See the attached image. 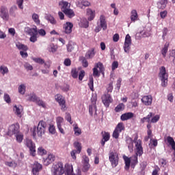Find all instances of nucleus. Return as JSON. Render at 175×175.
Returning <instances> with one entry per match:
<instances>
[{"instance_id":"nucleus-39","label":"nucleus","mask_w":175,"mask_h":175,"mask_svg":"<svg viewBox=\"0 0 175 175\" xmlns=\"http://www.w3.org/2000/svg\"><path fill=\"white\" fill-rule=\"evenodd\" d=\"M94 110H95L96 113V111L98 110L96 109V105L95 103H93L92 105L89 106V113L90 116H92V114H94Z\"/></svg>"},{"instance_id":"nucleus-64","label":"nucleus","mask_w":175,"mask_h":175,"mask_svg":"<svg viewBox=\"0 0 175 175\" xmlns=\"http://www.w3.org/2000/svg\"><path fill=\"white\" fill-rule=\"evenodd\" d=\"M113 82L109 83L108 87L107 88V92H113Z\"/></svg>"},{"instance_id":"nucleus-17","label":"nucleus","mask_w":175,"mask_h":175,"mask_svg":"<svg viewBox=\"0 0 175 175\" xmlns=\"http://www.w3.org/2000/svg\"><path fill=\"white\" fill-rule=\"evenodd\" d=\"M135 114L132 112H127L123 113L120 116V120L122 121H128V120H131V118H133Z\"/></svg>"},{"instance_id":"nucleus-25","label":"nucleus","mask_w":175,"mask_h":175,"mask_svg":"<svg viewBox=\"0 0 175 175\" xmlns=\"http://www.w3.org/2000/svg\"><path fill=\"white\" fill-rule=\"evenodd\" d=\"M55 161V156L53 154H50L48 155L47 158L44 161L45 165H50V163H53Z\"/></svg>"},{"instance_id":"nucleus-52","label":"nucleus","mask_w":175,"mask_h":175,"mask_svg":"<svg viewBox=\"0 0 175 175\" xmlns=\"http://www.w3.org/2000/svg\"><path fill=\"white\" fill-rule=\"evenodd\" d=\"M18 92H19V94H21L22 95H24L25 94V86L24 85V84H21L18 87Z\"/></svg>"},{"instance_id":"nucleus-6","label":"nucleus","mask_w":175,"mask_h":175,"mask_svg":"<svg viewBox=\"0 0 175 175\" xmlns=\"http://www.w3.org/2000/svg\"><path fill=\"white\" fill-rule=\"evenodd\" d=\"M20 133V124L18 123L13 124L8 127L7 135L8 136H13Z\"/></svg>"},{"instance_id":"nucleus-21","label":"nucleus","mask_w":175,"mask_h":175,"mask_svg":"<svg viewBox=\"0 0 175 175\" xmlns=\"http://www.w3.org/2000/svg\"><path fill=\"white\" fill-rule=\"evenodd\" d=\"M100 25L103 31H106L107 29V23L106 22V18L103 15L100 16Z\"/></svg>"},{"instance_id":"nucleus-15","label":"nucleus","mask_w":175,"mask_h":175,"mask_svg":"<svg viewBox=\"0 0 175 175\" xmlns=\"http://www.w3.org/2000/svg\"><path fill=\"white\" fill-rule=\"evenodd\" d=\"M141 100L145 106H151L152 105V96L151 95L144 96Z\"/></svg>"},{"instance_id":"nucleus-46","label":"nucleus","mask_w":175,"mask_h":175,"mask_svg":"<svg viewBox=\"0 0 175 175\" xmlns=\"http://www.w3.org/2000/svg\"><path fill=\"white\" fill-rule=\"evenodd\" d=\"M16 135V141L18 143H22L23 140L24 139V135L21 133H17Z\"/></svg>"},{"instance_id":"nucleus-35","label":"nucleus","mask_w":175,"mask_h":175,"mask_svg":"<svg viewBox=\"0 0 175 175\" xmlns=\"http://www.w3.org/2000/svg\"><path fill=\"white\" fill-rule=\"evenodd\" d=\"M32 20L34 21V23H36L37 25H40V19H39V15H38V14L33 13L32 14Z\"/></svg>"},{"instance_id":"nucleus-43","label":"nucleus","mask_w":175,"mask_h":175,"mask_svg":"<svg viewBox=\"0 0 175 175\" xmlns=\"http://www.w3.org/2000/svg\"><path fill=\"white\" fill-rule=\"evenodd\" d=\"M90 167H91V165H90V163H83L82 172H83L84 173H86V172L90 170Z\"/></svg>"},{"instance_id":"nucleus-51","label":"nucleus","mask_w":175,"mask_h":175,"mask_svg":"<svg viewBox=\"0 0 175 175\" xmlns=\"http://www.w3.org/2000/svg\"><path fill=\"white\" fill-rule=\"evenodd\" d=\"M74 132H75V136H80V135H81V129H80V128H79L77 125L75 126Z\"/></svg>"},{"instance_id":"nucleus-41","label":"nucleus","mask_w":175,"mask_h":175,"mask_svg":"<svg viewBox=\"0 0 175 175\" xmlns=\"http://www.w3.org/2000/svg\"><path fill=\"white\" fill-rule=\"evenodd\" d=\"M66 175H81V172H78L77 174H74L73 169H72V167L70 168V167H69V168L66 169Z\"/></svg>"},{"instance_id":"nucleus-53","label":"nucleus","mask_w":175,"mask_h":175,"mask_svg":"<svg viewBox=\"0 0 175 175\" xmlns=\"http://www.w3.org/2000/svg\"><path fill=\"white\" fill-rule=\"evenodd\" d=\"M36 103V105H38V106H41V107H43L44 109L46 108V103L42 100H40V98H38Z\"/></svg>"},{"instance_id":"nucleus-2","label":"nucleus","mask_w":175,"mask_h":175,"mask_svg":"<svg viewBox=\"0 0 175 175\" xmlns=\"http://www.w3.org/2000/svg\"><path fill=\"white\" fill-rule=\"evenodd\" d=\"M159 77L161 81V85L163 87H167V79L169 77V75L166 72V68L165 66H161L160 68Z\"/></svg>"},{"instance_id":"nucleus-10","label":"nucleus","mask_w":175,"mask_h":175,"mask_svg":"<svg viewBox=\"0 0 175 175\" xmlns=\"http://www.w3.org/2000/svg\"><path fill=\"white\" fill-rule=\"evenodd\" d=\"M74 147L76 150H74L71 152V157L72 159H76V154H80L81 152V144L80 142H75Z\"/></svg>"},{"instance_id":"nucleus-30","label":"nucleus","mask_w":175,"mask_h":175,"mask_svg":"<svg viewBox=\"0 0 175 175\" xmlns=\"http://www.w3.org/2000/svg\"><path fill=\"white\" fill-rule=\"evenodd\" d=\"M63 12L66 16H68L69 18H72V17H75V12H73V10H71L70 8L67 10H64Z\"/></svg>"},{"instance_id":"nucleus-22","label":"nucleus","mask_w":175,"mask_h":175,"mask_svg":"<svg viewBox=\"0 0 175 175\" xmlns=\"http://www.w3.org/2000/svg\"><path fill=\"white\" fill-rule=\"evenodd\" d=\"M126 144H127L130 152H132V151H133V139L131 137H126Z\"/></svg>"},{"instance_id":"nucleus-14","label":"nucleus","mask_w":175,"mask_h":175,"mask_svg":"<svg viewBox=\"0 0 175 175\" xmlns=\"http://www.w3.org/2000/svg\"><path fill=\"white\" fill-rule=\"evenodd\" d=\"M43 169V165L38 162H34L32 167V173L33 175H39V172Z\"/></svg>"},{"instance_id":"nucleus-28","label":"nucleus","mask_w":175,"mask_h":175,"mask_svg":"<svg viewBox=\"0 0 175 175\" xmlns=\"http://www.w3.org/2000/svg\"><path fill=\"white\" fill-rule=\"evenodd\" d=\"M169 46H170L169 42H166L164 44V46L161 49V54L163 58H166V54H167V51H169Z\"/></svg>"},{"instance_id":"nucleus-11","label":"nucleus","mask_w":175,"mask_h":175,"mask_svg":"<svg viewBox=\"0 0 175 175\" xmlns=\"http://www.w3.org/2000/svg\"><path fill=\"white\" fill-rule=\"evenodd\" d=\"M102 100L105 107H109L110 106V103H113V98L109 94H103L102 96Z\"/></svg>"},{"instance_id":"nucleus-42","label":"nucleus","mask_w":175,"mask_h":175,"mask_svg":"<svg viewBox=\"0 0 175 175\" xmlns=\"http://www.w3.org/2000/svg\"><path fill=\"white\" fill-rule=\"evenodd\" d=\"M46 20L49 21V23H51V24L53 25H55V24H57V21L51 15H48L46 16Z\"/></svg>"},{"instance_id":"nucleus-24","label":"nucleus","mask_w":175,"mask_h":175,"mask_svg":"<svg viewBox=\"0 0 175 175\" xmlns=\"http://www.w3.org/2000/svg\"><path fill=\"white\" fill-rule=\"evenodd\" d=\"M86 59H91L95 57V49L92 48L90 50L88 51L85 55Z\"/></svg>"},{"instance_id":"nucleus-3","label":"nucleus","mask_w":175,"mask_h":175,"mask_svg":"<svg viewBox=\"0 0 175 175\" xmlns=\"http://www.w3.org/2000/svg\"><path fill=\"white\" fill-rule=\"evenodd\" d=\"M109 160L111 162L112 167H117L118 166V162L120 161V157H118V153L114 151H110L109 153Z\"/></svg>"},{"instance_id":"nucleus-26","label":"nucleus","mask_w":175,"mask_h":175,"mask_svg":"<svg viewBox=\"0 0 175 175\" xmlns=\"http://www.w3.org/2000/svg\"><path fill=\"white\" fill-rule=\"evenodd\" d=\"M1 18L5 21L9 20V13L8 12V9L5 8H1Z\"/></svg>"},{"instance_id":"nucleus-50","label":"nucleus","mask_w":175,"mask_h":175,"mask_svg":"<svg viewBox=\"0 0 175 175\" xmlns=\"http://www.w3.org/2000/svg\"><path fill=\"white\" fill-rule=\"evenodd\" d=\"M38 152L39 155H46L47 154V151L43 147H39L38 148Z\"/></svg>"},{"instance_id":"nucleus-16","label":"nucleus","mask_w":175,"mask_h":175,"mask_svg":"<svg viewBox=\"0 0 175 175\" xmlns=\"http://www.w3.org/2000/svg\"><path fill=\"white\" fill-rule=\"evenodd\" d=\"M62 122H64V118L59 116L56 118V124L59 132L62 135H65V131L62 129Z\"/></svg>"},{"instance_id":"nucleus-62","label":"nucleus","mask_w":175,"mask_h":175,"mask_svg":"<svg viewBox=\"0 0 175 175\" xmlns=\"http://www.w3.org/2000/svg\"><path fill=\"white\" fill-rule=\"evenodd\" d=\"M37 33H39L40 36H46V30L44 29H40L37 31Z\"/></svg>"},{"instance_id":"nucleus-57","label":"nucleus","mask_w":175,"mask_h":175,"mask_svg":"<svg viewBox=\"0 0 175 175\" xmlns=\"http://www.w3.org/2000/svg\"><path fill=\"white\" fill-rule=\"evenodd\" d=\"M71 75H72V77H73V79H77V77L79 76V72H77V70L74 69L71 71Z\"/></svg>"},{"instance_id":"nucleus-32","label":"nucleus","mask_w":175,"mask_h":175,"mask_svg":"<svg viewBox=\"0 0 175 175\" xmlns=\"http://www.w3.org/2000/svg\"><path fill=\"white\" fill-rule=\"evenodd\" d=\"M28 33L30 36L38 35V27L34 26L33 28H30L28 30Z\"/></svg>"},{"instance_id":"nucleus-5","label":"nucleus","mask_w":175,"mask_h":175,"mask_svg":"<svg viewBox=\"0 0 175 175\" xmlns=\"http://www.w3.org/2000/svg\"><path fill=\"white\" fill-rule=\"evenodd\" d=\"M25 144L26 147L29 149L30 155H31L32 157H35V155H36V146L35 145V143H33L32 139H30L29 138H26L25 140Z\"/></svg>"},{"instance_id":"nucleus-29","label":"nucleus","mask_w":175,"mask_h":175,"mask_svg":"<svg viewBox=\"0 0 175 175\" xmlns=\"http://www.w3.org/2000/svg\"><path fill=\"white\" fill-rule=\"evenodd\" d=\"M167 5V0H161L157 3V8L158 9H161L163 10L166 8V5Z\"/></svg>"},{"instance_id":"nucleus-4","label":"nucleus","mask_w":175,"mask_h":175,"mask_svg":"<svg viewBox=\"0 0 175 175\" xmlns=\"http://www.w3.org/2000/svg\"><path fill=\"white\" fill-rule=\"evenodd\" d=\"M52 173L53 175H62L65 173V168H64V163L58 162L53 165L52 167Z\"/></svg>"},{"instance_id":"nucleus-8","label":"nucleus","mask_w":175,"mask_h":175,"mask_svg":"<svg viewBox=\"0 0 175 175\" xmlns=\"http://www.w3.org/2000/svg\"><path fill=\"white\" fill-rule=\"evenodd\" d=\"M47 127V123L46 122L41 120L39 122L38 127H37V135L40 137H42V135L46 131V128Z\"/></svg>"},{"instance_id":"nucleus-20","label":"nucleus","mask_w":175,"mask_h":175,"mask_svg":"<svg viewBox=\"0 0 175 175\" xmlns=\"http://www.w3.org/2000/svg\"><path fill=\"white\" fill-rule=\"evenodd\" d=\"M64 28L65 33H72V28H73V24L70 22H67L64 25Z\"/></svg>"},{"instance_id":"nucleus-48","label":"nucleus","mask_w":175,"mask_h":175,"mask_svg":"<svg viewBox=\"0 0 175 175\" xmlns=\"http://www.w3.org/2000/svg\"><path fill=\"white\" fill-rule=\"evenodd\" d=\"M33 60L34 62H36V64H40V65H43V64L46 63L44 62V59L40 58V57H34L33 58Z\"/></svg>"},{"instance_id":"nucleus-7","label":"nucleus","mask_w":175,"mask_h":175,"mask_svg":"<svg viewBox=\"0 0 175 175\" xmlns=\"http://www.w3.org/2000/svg\"><path fill=\"white\" fill-rule=\"evenodd\" d=\"M122 131H125V126H124V123L120 122L115 128L112 134V137H113V139H118V137H120V133H121Z\"/></svg>"},{"instance_id":"nucleus-33","label":"nucleus","mask_w":175,"mask_h":175,"mask_svg":"<svg viewBox=\"0 0 175 175\" xmlns=\"http://www.w3.org/2000/svg\"><path fill=\"white\" fill-rule=\"evenodd\" d=\"M165 140H167V142L171 146L172 148H175V142L173 137L168 136Z\"/></svg>"},{"instance_id":"nucleus-61","label":"nucleus","mask_w":175,"mask_h":175,"mask_svg":"<svg viewBox=\"0 0 175 175\" xmlns=\"http://www.w3.org/2000/svg\"><path fill=\"white\" fill-rule=\"evenodd\" d=\"M23 3H24V0H17L16 4L18 5L19 9H24V6H23Z\"/></svg>"},{"instance_id":"nucleus-59","label":"nucleus","mask_w":175,"mask_h":175,"mask_svg":"<svg viewBox=\"0 0 175 175\" xmlns=\"http://www.w3.org/2000/svg\"><path fill=\"white\" fill-rule=\"evenodd\" d=\"M5 165L10 167H16L17 166V163H16L14 161L6 162Z\"/></svg>"},{"instance_id":"nucleus-23","label":"nucleus","mask_w":175,"mask_h":175,"mask_svg":"<svg viewBox=\"0 0 175 175\" xmlns=\"http://www.w3.org/2000/svg\"><path fill=\"white\" fill-rule=\"evenodd\" d=\"M130 18L132 23H135L139 20V15H137V11L136 10H131Z\"/></svg>"},{"instance_id":"nucleus-12","label":"nucleus","mask_w":175,"mask_h":175,"mask_svg":"<svg viewBox=\"0 0 175 175\" xmlns=\"http://www.w3.org/2000/svg\"><path fill=\"white\" fill-rule=\"evenodd\" d=\"M132 44V38L129 34H127L125 38L124 50L125 53H129L131 45Z\"/></svg>"},{"instance_id":"nucleus-31","label":"nucleus","mask_w":175,"mask_h":175,"mask_svg":"<svg viewBox=\"0 0 175 175\" xmlns=\"http://www.w3.org/2000/svg\"><path fill=\"white\" fill-rule=\"evenodd\" d=\"M154 116V113L150 112L146 117H144L141 119V122L142 124H144L146 121H147L148 123H150V119Z\"/></svg>"},{"instance_id":"nucleus-60","label":"nucleus","mask_w":175,"mask_h":175,"mask_svg":"<svg viewBox=\"0 0 175 175\" xmlns=\"http://www.w3.org/2000/svg\"><path fill=\"white\" fill-rule=\"evenodd\" d=\"M64 64L65 66H70L72 65V61L69 58H66L64 59Z\"/></svg>"},{"instance_id":"nucleus-19","label":"nucleus","mask_w":175,"mask_h":175,"mask_svg":"<svg viewBox=\"0 0 175 175\" xmlns=\"http://www.w3.org/2000/svg\"><path fill=\"white\" fill-rule=\"evenodd\" d=\"M86 14L88 16V21H92L95 18V10H92L91 8L86 10Z\"/></svg>"},{"instance_id":"nucleus-1","label":"nucleus","mask_w":175,"mask_h":175,"mask_svg":"<svg viewBox=\"0 0 175 175\" xmlns=\"http://www.w3.org/2000/svg\"><path fill=\"white\" fill-rule=\"evenodd\" d=\"M123 159L125 163L124 169L126 171L129 170L131 166L133 169H135V166H136V165L139 163V161L137 160V155L134 154L131 157L123 156Z\"/></svg>"},{"instance_id":"nucleus-44","label":"nucleus","mask_w":175,"mask_h":175,"mask_svg":"<svg viewBox=\"0 0 175 175\" xmlns=\"http://www.w3.org/2000/svg\"><path fill=\"white\" fill-rule=\"evenodd\" d=\"M21 107V105H15L14 107V111H15V113L18 116V117H21V109L20 108Z\"/></svg>"},{"instance_id":"nucleus-47","label":"nucleus","mask_w":175,"mask_h":175,"mask_svg":"<svg viewBox=\"0 0 175 175\" xmlns=\"http://www.w3.org/2000/svg\"><path fill=\"white\" fill-rule=\"evenodd\" d=\"M1 73L2 74L3 76H5V75H8V73H9V68H8L5 66H1Z\"/></svg>"},{"instance_id":"nucleus-54","label":"nucleus","mask_w":175,"mask_h":175,"mask_svg":"<svg viewBox=\"0 0 175 175\" xmlns=\"http://www.w3.org/2000/svg\"><path fill=\"white\" fill-rule=\"evenodd\" d=\"M75 50V44H68L67 45V51L68 53H72Z\"/></svg>"},{"instance_id":"nucleus-63","label":"nucleus","mask_w":175,"mask_h":175,"mask_svg":"<svg viewBox=\"0 0 175 175\" xmlns=\"http://www.w3.org/2000/svg\"><path fill=\"white\" fill-rule=\"evenodd\" d=\"M117 68H118V62L114 61L112 63L111 69H112V70H116V69H117Z\"/></svg>"},{"instance_id":"nucleus-37","label":"nucleus","mask_w":175,"mask_h":175,"mask_svg":"<svg viewBox=\"0 0 175 175\" xmlns=\"http://www.w3.org/2000/svg\"><path fill=\"white\" fill-rule=\"evenodd\" d=\"M150 118L151 119H150V122H152V124H155L158 122V121H159V118H161V116H159V115H155V113H154L153 116Z\"/></svg>"},{"instance_id":"nucleus-27","label":"nucleus","mask_w":175,"mask_h":175,"mask_svg":"<svg viewBox=\"0 0 175 175\" xmlns=\"http://www.w3.org/2000/svg\"><path fill=\"white\" fill-rule=\"evenodd\" d=\"M16 46L17 47L18 50H20L21 51H28V46L23 43L16 42Z\"/></svg>"},{"instance_id":"nucleus-45","label":"nucleus","mask_w":175,"mask_h":175,"mask_svg":"<svg viewBox=\"0 0 175 175\" xmlns=\"http://www.w3.org/2000/svg\"><path fill=\"white\" fill-rule=\"evenodd\" d=\"M88 85L90 90H91V91H94V77L92 76H90L89 78Z\"/></svg>"},{"instance_id":"nucleus-34","label":"nucleus","mask_w":175,"mask_h":175,"mask_svg":"<svg viewBox=\"0 0 175 175\" xmlns=\"http://www.w3.org/2000/svg\"><path fill=\"white\" fill-rule=\"evenodd\" d=\"M59 5H62V10L64 12V10H66L70 8V5H69V3L68 1H64L59 3Z\"/></svg>"},{"instance_id":"nucleus-55","label":"nucleus","mask_w":175,"mask_h":175,"mask_svg":"<svg viewBox=\"0 0 175 175\" xmlns=\"http://www.w3.org/2000/svg\"><path fill=\"white\" fill-rule=\"evenodd\" d=\"M84 76H85V71H84V70H82L79 74V80H80V81H82L83 79H84Z\"/></svg>"},{"instance_id":"nucleus-38","label":"nucleus","mask_w":175,"mask_h":175,"mask_svg":"<svg viewBox=\"0 0 175 175\" xmlns=\"http://www.w3.org/2000/svg\"><path fill=\"white\" fill-rule=\"evenodd\" d=\"M124 109H125V105H124V103H120L115 107V111L116 113H120V111H122Z\"/></svg>"},{"instance_id":"nucleus-58","label":"nucleus","mask_w":175,"mask_h":175,"mask_svg":"<svg viewBox=\"0 0 175 175\" xmlns=\"http://www.w3.org/2000/svg\"><path fill=\"white\" fill-rule=\"evenodd\" d=\"M49 133L55 135V126L54 125H50L49 128Z\"/></svg>"},{"instance_id":"nucleus-18","label":"nucleus","mask_w":175,"mask_h":175,"mask_svg":"<svg viewBox=\"0 0 175 175\" xmlns=\"http://www.w3.org/2000/svg\"><path fill=\"white\" fill-rule=\"evenodd\" d=\"M101 133L103 135L101 145L104 146L105 144H106V142H109V140H110V133L104 131V132H102Z\"/></svg>"},{"instance_id":"nucleus-36","label":"nucleus","mask_w":175,"mask_h":175,"mask_svg":"<svg viewBox=\"0 0 175 175\" xmlns=\"http://www.w3.org/2000/svg\"><path fill=\"white\" fill-rule=\"evenodd\" d=\"M38 99H39V97H38L36 94L33 93L29 95L28 100H29L30 102H34L35 103H36Z\"/></svg>"},{"instance_id":"nucleus-9","label":"nucleus","mask_w":175,"mask_h":175,"mask_svg":"<svg viewBox=\"0 0 175 175\" xmlns=\"http://www.w3.org/2000/svg\"><path fill=\"white\" fill-rule=\"evenodd\" d=\"M55 100L59 103V106H61V110H62V111H66V101L62 95L57 94L55 96Z\"/></svg>"},{"instance_id":"nucleus-56","label":"nucleus","mask_w":175,"mask_h":175,"mask_svg":"<svg viewBox=\"0 0 175 175\" xmlns=\"http://www.w3.org/2000/svg\"><path fill=\"white\" fill-rule=\"evenodd\" d=\"M3 99L7 103H10L12 102V100L10 99V96H9V94H4Z\"/></svg>"},{"instance_id":"nucleus-49","label":"nucleus","mask_w":175,"mask_h":175,"mask_svg":"<svg viewBox=\"0 0 175 175\" xmlns=\"http://www.w3.org/2000/svg\"><path fill=\"white\" fill-rule=\"evenodd\" d=\"M81 61H82V66L83 68H88V61H87L86 57H80Z\"/></svg>"},{"instance_id":"nucleus-40","label":"nucleus","mask_w":175,"mask_h":175,"mask_svg":"<svg viewBox=\"0 0 175 175\" xmlns=\"http://www.w3.org/2000/svg\"><path fill=\"white\" fill-rule=\"evenodd\" d=\"M95 68L97 69L98 68L101 73L102 72H105V67L103 66V64H102L100 62H98L97 64H96Z\"/></svg>"},{"instance_id":"nucleus-13","label":"nucleus","mask_w":175,"mask_h":175,"mask_svg":"<svg viewBox=\"0 0 175 175\" xmlns=\"http://www.w3.org/2000/svg\"><path fill=\"white\" fill-rule=\"evenodd\" d=\"M135 154L137 157H142L143 155V146H142V140L139 139L135 144Z\"/></svg>"}]
</instances>
